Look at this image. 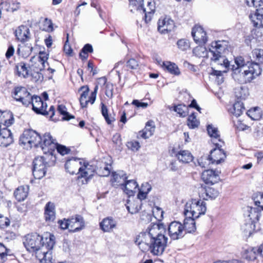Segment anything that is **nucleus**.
Segmentation results:
<instances>
[{
  "instance_id": "nucleus-39",
  "label": "nucleus",
  "mask_w": 263,
  "mask_h": 263,
  "mask_svg": "<svg viewBox=\"0 0 263 263\" xmlns=\"http://www.w3.org/2000/svg\"><path fill=\"white\" fill-rule=\"evenodd\" d=\"M234 93L237 99H245L249 96V90L246 87L239 86L234 89Z\"/></svg>"
},
{
  "instance_id": "nucleus-45",
  "label": "nucleus",
  "mask_w": 263,
  "mask_h": 263,
  "mask_svg": "<svg viewBox=\"0 0 263 263\" xmlns=\"http://www.w3.org/2000/svg\"><path fill=\"white\" fill-rule=\"evenodd\" d=\"M252 55L255 61L254 62L263 63V49H255L252 51Z\"/></svg>"
},
{
  "instance_id": "nucleus-42",
  "label": "nucleus",
  "mask_w": 263,
  "mask_h": 263,
  "mask_svg": "<svg viewBox=\"0 0 263 263\" xmlns=\"http://www.w3.org/2000/svg\"><path fill=\"white\" fill-rule=\"evenodd\" d=\"M193 54L198 58H207L208 51L204 46H198L194 48Z\"/></svg>"
},
{
  "instance_id": "nucleus-10",
  "label": "nucleus",
  "mask_w": 263,
  "mask_h": 263,
  "mask_svg": "<svg viewBox=\"0 0 263 263\" xmlns=\"http://www.w3.org/2000/svg\"><path fill=\"white\" fill-rule=\"evenodd\" d=\"M12 97L22 105L28 106L30 105L32 96L24 87H16L12 92Z\"/></svg>"
},
{
  "instance_id": "nucleus-18",
  "label": "nucleus",
  "mask_w": 263,
  "mask_h": 263,
  "mask_svg": "<svg viewBox=\"0 0 263 263\" xmlns=\"http://www.w3.org/2000/svg\"><path fill=\"white\" fill-rule=\"evenodd\" d=\"M70 231L79 232L85 227V221L82 216L76 215L74 217L69 218Z\"/></svg>"
},
{
  "instance_id": "nucleus-56",
  "label": "nucleus",
  "mask_w": 263,
  "mask_h": 263,
  "mask_svg": "<svg viewBox=\"0 0 263 263\" xmlns=\"http://www.w3.org/2000/svg\"><path fill=\"white\" fill-rule=\"evenodd\" d=\"M152 212L153 216L156 219L160 220L163 218V211L161 208L155 206L153 208Z\"/></svg>"
},
{
  "instance_id": "nucleus-9",
  "label": "nucleus",
  "mask_w": 263,
  "mask_h": 263,
  "mask_svg": "<svg viewBox=\"0 0 263 263\" xmlns=\"http://www.w3.org/2000/svg\"><path fill=\"white\" fill-rule=\"evenodd\" d=\"M41 140L42 137L32 129L25 130L20 138V143L24 145L28 144L30 147H38Z\"/></svg>"
},
{
  "instance_id": "nucleus-31",
  "label": "nucleus",
  "mask_w": 263,
  "mask_h": 263,
  "mask_svg": "<svg viewBox=\"0 0 263 263\" xmlns=\"http://www.w3.org/2000/svg\"><path fill=\"white\" fill-rule=\"evenodd\" d=\"M155 9V3L153 2H148L146 8H144L143 6H142L141 11L144 13V20L146 23L151 21Z\"/></svg>"
},
{
  "instance_id": "nucleus-44",
  "label": "nucleus",
  "mask_w": 263,
  "mask_h": 263,
  "mask_svg": "<svg viewBox=\"0 0 263 263\" xmlns=\"http://www.w3.org/2000/svg\"><path fill=\"white\" fill-rule=\"evenodd\" d=\"M16 69L17 72V74L20 77L26 78L28 75V70L26 66V65L23 62H21L16 66Z\"/></svg>"
},
{
  "instance_id": "nucleus-58",
  "label": "nucleus",
  "mask_w": 263,
  "mask_h": 263,
  "mask_svg": "<svg viewBox=\"0 0 263 263\" xmlns=\"http://www.w3.org/2000/svg\"><path fill=\"white\" fill-rule=\"evenodd\" d=\"M126 146L128 149L132 151H137L140 147L139 143L137 141H131L127 142Z\"/></svg>"
},
{
  "instance_id": "nucleus-21",
  "label": "nucleus",
  "mask_w": 263,
  "mask_h": 263,
  "mask_svg": "<svg viewBox=\"0 0 263 263\" xmlns=\"http://www.w3.org/2000/svg\"><path fill=\"white\" fill-rule=\"evenodd\" d=\"M16 39L22 43L27 42L30 39V32L27 26L21 25L15 31Z\"/></svg>"
},
{
  "instance_id": "nucleus-3",
  "label": "nucleus",
  "mask_w": 263,
  "mask_h": 263,
  "mask_svg": "<svg viewBox=\"0 0 263 263\" xmlns=\"http://www.w3.org/2000/svg\"><path fill=\"white\" fill-rule=\"evenodd\" d=\"M165 228L162 223L151 224L146 231L141 233L136 237L135 243L138 246L143 245V242H148L149 240L159 238L160 236H165L163 233Z\"/></svg>"
},
{
  "instance_id": "nucleus-12",
  "label": "nucleus",
  "mask_w": 263,
  "mask_h": 263,
  "mask_svg": "<svg viewBox=\"0 0 263 263\" xmlns=\"http://www.w3.org/2000/svg\"><path fill=\"white\" fill-rule=\"evenodd\" d=\"M56 141L53 139L49 133H46L42 137V140L39 146L41 147L45 154H52L56 147Z\"/></svg>"
},
{
  "instance_id": "nucleus-13",
  "label": "nucleus",
  "mask_w": 263,
  "mask_h": 263,
  "mask_svg": "<svg viewBox=\"0 0 263 263\" xmlns=\"http://www.w3.org/2000/svg\"><path fill=\"white\" fill-rule=\"evenodd\" d=\"M95 170L92 165L83 163L82 166L79 167V172H77L78 179H84L82 180V184L87 183L93 176Z\"/></svg>"
},
{
  "instance_id": "nucleus-35",
  "label": "nucleus",
  "mask_w": 263,
  "mask_h": 263,
  "mask_svg": "<svg viewBox=\"0 0 263 263\" xmlns=\"http://www.w3.org/2000/svg\"><path fill=\"white\" fill-rule=\"evenodd\" d=\"M29 188L28 186H21L14 192V195L18 201L24 200L28 196Z\"/></svg>"
},
{
  "instance_id": "nucleus-28",
  "label": "nucleus",
  "mask_w": 263,
  "mask_h": 263,
  "mask_svg": "<svg viewBox=\"0 0 263 263\" xmlns=\"http://www.w3.org/2000/svg\"><path fill=\"white\" fill-rule=\"evenodd\" d=\"M44 217L46 221H53L55 218V206L53 203L48 202L45 205Z\"/></svg>"
},
{
  "instance_id": "nucleus-20",
  "label": "nucleus",
  "mask_w": 263,
  "mask_h": 263,
  "mask_svg": "<svg viewBox=\"0 0 263 263\" xmlns=\"http://www.w3.org/2000/svg\"><path fill=\"white\" fill-rule=\"evenodd\" d=\"M219 194V191L213 187H201L199 190V196L203 200L215 199Z\"/></svg>"
},
{
  "instance_id": "nucleus-7",
  "label": "nucleus",
  "mask_w": 263,
  "mask_h": 263,
  "mask_svg": "<svg viewBox=\"0 0 263 263\" xmlns=\"http://www.w3.org/2000/svg\"><path fill=\"white\" fill-rule=\"evenodd\" d=\"M45 240V247L42 248L41 252L37 253L36 257L42 263H53L51 250L55 244V237L52 234H48Z\"/></svg>"
},
{
  "instance_id": "nucleus-41",
  "label": "nucleus",
  "mask_w": 263,
  "mask_h": 263,
  "mask_svg": "<svg viewBox=\"0 0 263 263\" xmlns=\"http://www.w3.org/2000/svg\"><path fill=\"white\" fill-rule=\"evenodd\" d=\"M257 254L256 249L250 248L244 251L242 257L248 260H252L256 259Z\"/></svg>"
},
{
  "instance_id": "nucleus-19",
  "label": "nucleus",
  "mask_w": 263,
  "mask_h": 263,
  "mask_svg": "<svg viewBox=\"0 0 263 263\" xmlns=\"http://www.w3.org/2000/svg\"><path fill=\"white\" fill-rule=\"evenodd\" d=\"M83 160L76 158H72L67 160L65 163V167L66 170L70 174H77L79 172V167L82 166Z\"/></svg>"
},
{
  "instance_id": "nucleus-63",
  "label": "nucleus",
  "mask_w": 263,
  "mask_h": 263,
  "mask_svg": "<svg viewBox=\"0 0 263 263\" xmlns=\"http://www.w3.org/2000/svg\"><path fill=\"white\" fill-rule=\"evenodd\" d=\"M58 223L62 229L65 230L69 229L70 230V225L69 224V218L60 220L58 221Z\"/></svg>"
},
{
  "instance_id": "nucleus-29",
  "label": "nucleus",
  "mask_w": 263,
  "mask_h": 263,
  "mask_svg": "<svg viewBox=\"0 0 263 263\" xmlns=\"http://www.w3.org/2000/svg\"><path fill=\"white\" fill-rule=\"evenodd\" d=\"M111 165L105 162L101 161L97 164L96 173L100 176L107 177L110 173Z\"/></svg>"
},
{
  "instance_id": "nucleus-60",
  "label": "nucleus",
  "mask_w": 263,
  "mask_h": 263,
  "mask_svg": "<svg viewBox=\"0 0 263 263\" xmlns=\"http://www.w3.org/2000/svg\"><path fill=\"white\" fill-rule=\"evenodd\" d=\"M55 148L57 149V151L62 155L67 154L70 152V149L69 148H67L65 146L58 144L57 143H56Z\"/></svg>"
},
{
  "instance_id": "nucleus-15",
  "label": "nucleus",
  "mask_w": 263,
  "mask_h": 263,
  "mask_svg": "<svg viewBox=\"0 0 263 263\" xmlns=\"http://www.w3.org/2000/svg\"><path fill=\"white\" fill-rule=\"evenodd\" d=\"M168 232L170 237L173 240L180 239L185 234L183 225L176 221H173L169 224Z\"/></svg>"
},
{
  "instance_id": "nucleus-38",
  "label": "nucleus",
  "mask_w": 263,
  "mask_h": 263,
  "mask_svg": "<svg viewBox=\"0 0 263 263\" xmlns=\"http://www.w3.org/2000/svg\"><path fill=\"white\" fill-rule=\"evenodd\" d=\"M241 230L246 236H250L255 230V224L247 221L241 226Z\"/></svg>"
},
{
  "instance_id": "nucleus-52",
  "label": "nucleus",
  "mask_w": 263,
  "mask_h": 263,
  "mask_svg": "<svg viewBox=\"0 0 263 263\" xmlns=\"http://www.w3.org/2000/svg\"><path fill=\"white\" fill-rule=\"evenodd\" d=\"M112 141L115 144V148L119 151H121L122 149V143L120 135L118 133L115 134L112 137Z\"/></svg>"
},
{
  "instance_id": "nucleus-2",
  "label": "nucleus",
  "mask_w": 263,
  "mask_h": 263,
  "mask_svg": "<svg viewBox=\"0 0 263 263\" xmlns=\"http://www.w3.org/2000/svg\"><path fill=\"white\" fill-rule=\"evenodd\" d=\"M227 43L225 41H218L212 42L209 49L212 54L211 60L217 64L223 66L226 69L229 70L230 62L221 54L227 49Z\"/></svg>"
},
{
  "instance_id": "nucleus-4",
  "label": "nucleus",
  "mask_w": 263,
  "mask_h": 263,
  "mask_svg": "<svg viewBox=\"0 0 263 263\" xmlns=\"http://www.w3.org/2000/svg\"><path fill=\"white\" fill-rule=\"evenodd\" d=\"M46 234L43 237L36 233L28 234L25 236L23 243L27 250L30 253H36V254L45 247L46 244V237L48 236Z\"/></svg>"
},
{
  "instance_id": "nucleus-36",
  "label": "nucleus",
  "mask_w": 263,
  "mask_h": 263,
  "mask_svg": "<svg viewBox=\"0 0 263 263\" xmlns=\"http://www.w3.org/2000/svg\"><path fill=\"white\" fill-rule=\"evenodd\" d=\"M176 157L179 161L183 163H189L192 161L193 157L190 151L181 150L177 154Z\"/></svg>"
},
{
  "instance_id": "nucleus-26",
  "label": "nucleus",
  "mask_w": 263,
  "mask_h": 263,
  "mask_svg": "<svg viewBox=\"0 0 263 263\" xmlns=\"http://www.w3.org/2000/svg\"><path fill=\"white\" fill-rule=\"evenodd\" d=\"M20 5L17 0H2L1 4L2 9L10 12L16 11L20 8Z\"/></svg>"
},
{
  "instance_id": "nucleus-16",
  "label": "nucleus",
  "mask_w": 263,
  "mask_h": 263,
  "mask_svg": "<svg viewBox=\"0 0 263 263\" xmlns=\"http://www.w3.org/2000/svg\"><path fill=\"white\" fill-rule=\"evenodd\" d=\"M30 104H31L32 110L36 114L43 115H46L48 114L46 110L47 103L44 102L41 97L32 96Z\"/></svg>"
},
{
  "instance_id": "nucleus-32",
  "label": "nucleus",
  "mask_w": 263,
  "mask_h": 263,
  "mask_svg": "<svg viewBox=\"0 0 263 263\" xmlns=\"http://www.w3.org/2000/svg\"><path fill=\"white\" fill-rule=\"evenodd\" d=\"M248 212V221L252 222L254 224H255L256 221H259L260 217L262 215L261 211H259L257 208L249 207Z\"/></svg>"
},
{
  "instance_id": "nucleus-37",
  "label": "nucleus",
  "mask_w": 263,
  "mask_h": 263,
  "mask_svg": "<svg viewBox=\"0 0 263 263\" xmlns=\"http://www.w3.org/2000/svg\"><path fill=\"white\" fill-rule=\"evenodd\" d=\"M207 131L209 135L212 138V142H217V141L222 143L220 139V135L217 128L212 125H209L207 126Z\"/></svg>"
},
{
  "instance_id": "nucleus-53",
  "label": "nucleus",
  "mask_w": 263,
  "mask_h": 263,
  "mask_svg": "<svg viewBox=\"0 0 263 263\" xmlns=\"http://www.w3.org/2000/svg\"><path fill=\"white\" fill-rule=\"evenodd\" d=\"M186 110V106L181 104L176 106L174 108V111L179 114L180 117H184L187 115Z\"/></svg>"
},
{
  "instance_id": "nucleus-47",
  "label": "nucleus",
  "mask_w": 263,
  "mask_h": 263,
  "mask_svg": "<svg viewBox=\"0 0 263 263\" xmlns=\"http://www.w3.org/2000/svg\"><path fill=\"white\" fill-rule=\"evenodd\" d=\"M101 113L107 124H110L115 121V119L113 117H109L108 116L107 106L103 103H101Z\"/></svg>"
},
{
  "instance_id": "nucleus-49",
  "label": "nucleus",
  "mask_w": 263,
  "mask_h": 263,
  "mask_svg": "<svg viewBox=\"0 0 263 263\" xmlns=\"http://www.w3.org/2000/svg\"><path fill=\"white\" fill-rule=\"evenodd\" d=\"M58 111L60 114L64 116L63 118V120H69L70 119L74 118L73 116L69 114V113L67 111L66 107L63 105H59L58 106Z\"/></svg>"
},
{
  "instance_id": "nucleus-51",
  "label": "nucleus",
  "mask_w": 263,
  "mask_h": 263,
  "mask_svg": "<svg viewBox=\"0 0 263 263\" xmlns=\"http://www.w3.org/2000/svg\"><path fill=\"white\" fill-rule=\"evenodd\" d=\"M42 30L47 32H51L53 31V24L50 20L45 18L43 22V24L41 27Z\"/></svg>"
},
{
  "instance_id": "nucleus-17",
  "label": "nucleus",
  "mask_w": 263,
  "mask_h": 263,
  "mask_svg": "<svg viewBox=\"0 0 263 263\" xmlns=\"http://www.w3.org/2000/svg\"><path fill=\"white\" fill-rule=\"evenodd\" d=\"M192 35L196 43L205 44L208 40L206 32L200 26H195L192 29Z\"/></svg>"
},
{
  "instance_id": "nucleus-27",
  "label": "nucleus",
  "mask_w": 263,
  "mask_h": 263,
  "mask_svg": "<svg viewBox=\"0 0 263 263\" xmlns=\"http://www.w3.org/2000/svg\"><path fill=\"white\" fill-rule=\"evenodd\" d=\"M117 222L112 217H107L100 223L101 230L105 232H109L116 226Z\"/></svg>"
},
{
  "instance_id": "nucleus-46",
  "label": "nucleus",
  "mask_w": 263,
  "mask_h": 263,
  "mask_svg": "<svg viewBox=\"0 0 263 263\" xmlns=\"http://www.w3.org/2000/svg\"><path fill=\"white\" fill-rule=\"evenodd\" d=\"M93 48L92 46L89 44H86L83 48L82 49L81 52L79 53L80 58L82 60H86L88 58V53L92 52Z\"/></svg>"
},
{
  "instance_id": "nucleus-54",
  "label": "nucleus",
  "mask_w": 263,
  "mask_h": 263,
  "mask_svg": "<svg viewBox=\"0 0 263 263\" xmlns=\"http://www.w3.org/2000/svg\"><path fill=\"white\" fill-rule=\"evenodd\" d=\"M177 45L178 47L182 51H185L190 48L189 42L184 39L179 40L177 42Z\"/></svg>"
},
{
  "instance_id": "nucleus-62",
  "label": "nucleus",
  "mask_w": 263,
  "mask_h": 263,
  "mask_svg": "<svg viewBox=\"0 0 263 263\" xmlns=\"http://www.w3.org/2000/svg\"><path fill=\"white\" fill-rule=\"evenodd\" d=\"M247 5L249 7H260L262 3V0H246Z\"/></svg>"
},
{
  "instance_id": "nucleus-6",
  "label": "nucleus",
  "mask_w": 263,
  "mask_h": 263,
  "mask_svg": "<svg viewBox=\"0 0 263 263\" xmlns=\"http://www.w3.org/2000/svg\"><path fill=\"white\" fill-rule=\"evenodd\" d=\"M153 239L148 242H143V245L139 246L142 250L148 249L155 255H160L164 252L167 245V238L165 236Z\"/></svg>"
},
{
  "instance_id": "nucleus-33",
  "label": "nucleus",
  "mask_w": 263,
  "mask_h": 263,
  "mask_svg": "<svg viewBox=\"0 0 263 263\" xmlns=\"http://www.w3.org/2000/svg\"><path fill=\"white\" fill-rule=\"evenodd\" d=\"M162 67L164 70L167 71L172 74L178 76L180 73L179 68L174 63L168 61L163 62Z\"/></svg>"
},
{
  "instance_id": "nucleus-61",
  "label": "nucleus",
  "mask_w": 263,
  "mask_h": 263,
  "mask_svg": "<svg viewBox=\"0 0 263 263\" xmlns=\"http://www.w3.org/2000/svg\"><path fill=\"white\" fill-rule=\"evenodd\" d=\"M10 220L6 217L2 216L0 214V227L2 229L8 227L10 225Z\"/></svg>"
},
{
  "instance_id": "nucleus-40",
  "label": "nucleus",
  "mask_w": 263,
  "mask_h": 263,
  "mask_svg": "<svg viewBox=\"0 0 263 263\" xmlns=\"http://www.w3.org/2000/svg\"><path fill=\"white\" fill-rule=\"evenodd\" d=\"M245 110L243 104L240 102H237L234 104L233 107L230 109V112L235 116L239 117Z\"/></svg>"
},
{
  "instance_id": "nucleus-59",
  "label": "nucleus",
  "mask_w": 263,
  "mask_h": 263,
  "mask_svg": "<svg viewBox=\"0 0 263 263\" xmlns=\"http://www.w3.org/2000/svg\"><path fill=\"white\" fill-rule=\"evenodd\" d=\"M138 201H135V203L136 204L135 206L134 205L133 206L132 204L126 206V208L129 213L131 214H135L137 213L141 209V204L138 205V204H140Z\"/></svg>"
},
{
  "instance_id": "nucleus-55",
  "label": "nucleus",
  "mask_w": 263,
  "mask_h": 263,
  "mask_svg": "<svg viewBox=\"0 0 263 263\" xmlns=\"http://www.w3.org/2000/svg\"><path fill=\"white\" fill-rule=\"evenodd\" d=\"M259 111V109L257 108L250 109L248 111V115L252 119L254 120H257L261 117V115Z\"/></svg>"
},
{
  "instance_id": "nucleus-24",
  "label": "nucleus",
  "mask_w": 263,
  "mask_h": 263,
  "mask_svg": "<svg viewBox=\"0 0 263 263\" xmlns=\"http://www.w3.org/2000/svg\"><path fill=\"white\" fill-rule=\"evenodd\" d=\"M174 27L173 21L168 17H165L163 20L160 19L158 23V30L162 33L171 31Z\"/></svg>"
},
{
  "instance_id": "nucleus-34",
  "label": "nucleus",
  "mask_w": 263,
  "mask_h": 263,
  "mask_svg": "<svg viewBox=\"0 0 263 263\" xmlns=\"http://www.w3.org/2000/svg\"><path fill=\"white\" fill-rule=\"evenodd\" d=\"M155 127L154 124V122L152 121H148L146 124L144 130L140 132V136L144 139L148 138L153 135L155 131Z\"/></svg>"
},
{
  "instance_id": "nucleus-8",
  "label": "nucleus",
  "mask_w": 263,
  "mask_h": 263,
  "mask_svg": "<svg viewBox=\"0 0 263 263\" xmlns=\"http://www.w3.org/2000/svg\"><path fill=\"white\" fill-rule=\"evenodd\" d=\"M112 179L111 181L112 182H120L119 179H121L122 177L123 178V183H121V184L122 186V189L124 192L129 197L133 196L134 193L138 190V184L137 181L135 180H126L127 177L123 176V175H120L115 172L112 173Z\"/></svg>"
},
{
  "instance_id": "nucleus-14",
  "label": "nucleus",
  "mask_w": 263,
  "mask_h": 263,
  "mask_svg": "<svg viewBox=\"0 0 263 263\" xmlns=\"http://www.w3.org/2000/svg\"><path fill=\"white\" fill-rule=\"evenodd\" d=\"M213 144L216 147L211 151L209 161H211L212 163L219 164L224 161L226 155L224 151L221 148L222 145L220 143L213 141Z\"/></svg>"
},
{
  "instance_id": "nucleus-22",
  "label": "nucleus",
  "mask_w": 263,
  "mask_h": 263,
  "mask_svg": "<svg viewBox=\"0 0 263 263\" xmlns=\"http://www.w3.org/2000/svg\"><path fill=\"white\" fill-rule=\"evenodd\" d=\"M202 179L205 183L213 184L219 180L218 172L212 170H205L202 174Z\"/></svg>"
},
{
  "instance_id": "nucleus-64",
  "label": "nucleus",
  "mask_w": 263,
  "mask_h": 263,
  "mask_svg": "<svg viewBox=\"0 0 263 263\" xmlns=\"http://www.w3.org/2000/svg\"><path fill=\"white\" fill-rule=\"evenodd\" d=\"M31 76L35 82L42 81L43 80V75L38 71H33L31 73Z\"/></svg>"
},
{
  "instance_id": "nucleus-11",
  "label": "nucleus",
  "mask_w": 263,
  "mask_h": 263,
  "mask_svg": "<svg viewBox=\"0 0 263 263\" xmlns=\"http://www.w3.org/2000/svg\"><path fill=\"white\" fill-rule=\"evenodd\" d=\"M47 162L43 157H36L33 162L32 173L35 179H40L46 173Z\"/></svg>"
},
{
  "instance_id": "nucleus-57",
  "label": "nucleus",
  "mask_w": 263,
  "mask_h": 263,
  "mask_svg": "<svg viewBox=\"0 0 263 263\" xmlns=\"http://www.w3.org/2000/svg\"><path fill=\"white\" fill-rule=\"evenodd\" d=\"M126 66L128 69L133 70L138 68L139 64L135 59H130L127 62Z\"/></svg>"
},
{
  "instance_id": "nucleus-30",
  "label": "nucleus",
  "mask_w": 263,
  "mask_h": 263,
  "mask_svg": "<svg viewBox=\"0 0 263 263\" xmlns=\"http://www.w3.org/2000/svg\"><path fill=\"white\" fill-rule=\"evenodd\" d=\"M196 218L192 217V216H186L184 220V223L183 225V231L185 234L187 233H192L195 232L196 229V223L195 219Z\"/></svg>"
},
{
  "instance_id": "nucleus-50",
  "label": "nucleus",
  "mask_w": 263,
  "mask_h": 263,
  "mask_svg": "<svg viewBox=\"0 0 263 263\" xmlns=\"http://www.w3.org/2000/svg\"><path fill=\"white\" fill-rule=\"evenodd\" d=\"M199 122L196 119L194 114L189 116L187 119V125L190 128H195L199 125Z\"/></svg>"
},
{
  "instance_id": "nucleus-1",
  "label": "nucleus",
  "mask_w": 263,
  "mask_h": 263,
  "mask_svg": "<svg viewBox=\"0 0 263 263\" xmlns=\"http://www.w3.org/2000/svg\"><path fill=\"white\" fill-rule=\"evenodd\" d=\"M234 63L235 64L230 65V69L232 71L233 79L239 83H251L261 73L259 64L246 61L242 56L236 57Z\"/></svg>"
},
{
  "instance_id": "nucleus-23",
  "label": "nucleus",
  "mask_w": 263,
  "mask_h": 263,
  "mask_svg": "<svg viewBox=\"0 0 263 263\" xmlns=\"http://www.w3.org/2000/svg\"><path fill=\"white\" fill-rule=\"evenodd\" d=\"M249 18L254 26L258 28L263 27V8L259 7L256 9L255 13H251Z\"/></svg>"
},
{
  "instance_id": "nucleus-48",
  "label": "nucleus",
  "mask_w": 263,
  "mask_h": 263,
  "mask_svg": "<svg viewBox=\"0 0 263 263\" xmlns=\"http://www.w3.org/2000/svg\"><path fill=\"white\" fill-rule=\"evenodd\" d=\"M104 81V84L105 85V95L109 99H111L113 97V85L110 83H106V79L105 78L100 79Z\"/></svg>"
},
{
  "instance_id": "nucleus-43",
  "label": "nucleus",
  "mask_w": 263,
  "mask_h": 263,
  "mask_svg": "<svg viewBox=\"0 0 263 263\" xmlns=\"http://www.w3.org/2000/svg\"><path fill=\"white\" fill-rule=\"evenodd\" d=\"M144 0H129V7L132 12L135 11H141L143 5Z\"/></svg>"
},
{
  "instance_id": "nucleus-5",
  "label": "nucleus",
  "mask_w": 263,
  "mask_h": 263,
  "mask_svg": "<svg viewBox=\"0 0 263 263\" xmlns=\"http://www.w3.org/2000/svg\"><path fill=\"white\" fill-rule=\"evenodd\" d=\"M206 211V203L204 201L192 199L186 203L184 214L185 216L198 218L200 215L205 214Z\"/></svg>"
},
{
  "instance_id": "nucleus-25",
  "label": "nucleus",
  "mask_w": 263,
  "mask_h": 263,
  "mask_svg": "<svg viewBox=\"0 0 263 263\" xmlns=\"http://www.w3.org/2000/svg\"><path fill=\"white\" fill-rule=\"evenodd\" d=\"M48 54L45 52L40 51L37 57H32L31 61L35 62L36 61H37L38 63L37 64L39 66V69L40 71H42L45 68L46 65H48Z\"/></svg>"
}]
</instances>
